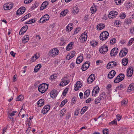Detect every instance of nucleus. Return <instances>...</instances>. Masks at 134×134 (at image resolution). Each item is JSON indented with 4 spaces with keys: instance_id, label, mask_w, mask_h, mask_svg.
Returning <instances> with one entry per match:
<instances>
[{
    "instance_id": "38",
    "label": "nucleus",
    "mask_w": 134,
    "mask_h": 134,
    "mask_svg": "<svg viewBox=\"0 0 134 134\" xmlns=\"http://www.w3.org/2000/svg\"><path fill=\"white\" fill-rule=\"evenodd\" d=\"M90 44L92 46L95 47L97 45L98 42L94 41H91Z\"/></svg>"
},
{
    "instance_id": "4",
    "label": "nucleus",
    "mask_w": 134,
    "mask_h": 134,
    "mask_svg": "<svg viewBox=\"0 0 134 134\" xmlns=\"http://www.w3.org/2000/svg\"><path fill=\"white\" fill-rule=\"evenodd\" d=\"M62 82L59 84V85L62 86H64L67 85L70 82L69 80L67 77H63L62 79Z\"/></svg>"
},
{
    "instance_id": "30",
    "label": "nucleus",
    "mask_w": 134,
    "mask_h": 134,
    "mask_svg": "<svg viewBox=\"0 0 134 134\" xmlns=\"http://www.w3.org/2000/svg\"><path fill=\"white\" fill-rule=\"evenodd\" d=\"M128 62V59L127 58H124L122 60V64L125 66H126Z\"/></svg>"
},
{
    "instance_id": "12",
    "label": "nucleus",
    "mask_w": 134,
    "mask_h": 134,
    "mask_svg": "<svg viewBox=\"0 0 134 134\" xmlns=\"http://www.w3.org/2000/svg\"><path fill=\"white\" fill-rule=\"evenodd\" d=\"M127 52L128 50L127 49L123 48L120 52L119 56L121 57H123L126 55Z\"/></svg>"
},
{
    "instance_id": "36",
    "label": "nucleus",
    "mask_w": 134,
    "mask_h": 134,
    "mask_svg": "<svg viewBox=\"0 0 134 134\" xmlns=\"http://www.w3.org/2000/svg\"><path fill=\"white\" fill-rule=\"evenodd\" d=\"M124 1V0H115L116 4L120 5Z\"/></svg>"
},
{
    "instance_id": "44",
    "label": "nucleus",
    "mask_w": 134,
    "mask_h": 134,
    "mask_svg": "<svg viewBox=\"0 0 134 134\" xmlns=\"http://www.w3.org/2000/svg\"><path fill=\"white\" fill-rule=\"evenodd\" d=\"M101 100L99 97L98 96V97L96 98L95 100V104H97L98 103H100V101Z\"/></svg>"
},
{
    "instance_id": "35",
    "label": "nucleus",
    "mask_w": 134,
    "mask_h": 134,
    "mask_svg": "<svg viewBox=\"0 0 134 134\" xmlns=\"http://www.w3.org/2000/svg\"><path fill=\"white\" fill-rule=\"evenodd\" d=\"M134 90V85L131 84L130 85L129 87H128L127 90V91L130 92L131 91H133Z\"/></svg>"
},
{
    "instance_id": "7",
    "label": "nucleus",
    "mask_w": 134,
    "mask_h": 134,
    "mask_svg": "<svg viewBox=\"0 0 134 134\" xmlns=\"http://www.w3.org/2000/svg\"><path fill=\"white\" fill-rule=\"evenodd\" d=\"M118 13L115 11H111L109 13L108 15V17L110 19H112L117 16Z\"/></svg>"
},
{
    "instance_id": "49",
    "label": "nucleus",
    "mask_w": 134,
    "mask_h": 134,
    "mask_svg": "<svg viewBox=\"0 0 134 134\" xmlns=\"http://www.w3.org/2000/svg\"><path fill=\"white\" fill-rule=\"evenodd\" d=\"M132 21L130 19H127L125 20V22L127 24H129L131 23Z\"/></svg>"
},
{
    "instance_id": "31",
    "label": "nucleus",
    "mask_w": 134,
    "mask_h": 134,
    "mask_svg": "<svg viewBox=\"0 0 134 134\" xmlns=\"http://www.w3.org/2000/svg\"><path fill=\"white\" fill-rule=\"evenodd\" d=\"M29 38L28 35H26L24 36L23 38V42L24 43H26L29 40Z\"/></svg>"
},
{
    "instance_id": "32",
    "label": "nucleus",
    "mask_w": 134,
    "mask_h": 134,
    "mask_svg": "<svg viewBox=\"0 0 134 134\" xmlns=\"http://www.w3.org/2000/svg\"><path fill=\"white\" fill-rule=\"evenodd\" d=\"M90 91L89 90H86L84 93V97L85 98H86L90 95Z\"/></svg>"
},
{
    "instance_id": "16",
    "label": "nucleus",
    "mask_w": 134,
    "mask_h": 134,
    "mask_svg": "<svg viewBox=\"0 0 134 134\" xmlns=\"http://www.w3.org/2000/svg\"><path fill=\"white\" fill-rule=\"evenodd\" d=\"M25 8L24 7H22L17 10L16 12V14L17 15H20L21 14H23L25 12Z\"/></svg>"
},
{
    "instance_id": "3",
    "label": "nucleus",
    "mask_w": 134,
    "mask_h": 134,
    "mask_svg": "<svg viewBox=\"0 0 134 134\" xmlns=\"http://www.w3.org/2000/svg\"><path fill=\"white\" fill-rule=\"evenodd\" d=\"M109 34L108 32L106 31H104L102 32L100 35V38L102 41L106 40L108 37Z\"/></svg>"
},
{
    "instance_id": "21",
    "label": "nucleus",
    "mask_w": 134,
    "mask_h": 134,
    "mask_svg": "<svg viewBox=\"0 0 134 134\" xmlns=\"http://www.w3.org/2000/svg\"><path fill=\"white\" fill-rule=\"evenodd\" d=\"M133 72V69H132L129 68L127 70V75L128 77H130L132 75Z\"/></svg>"
},
{
    "instance_id": "50",
    "label": "nucleus",
    "mask_w": 134,
    "mask_h": 134,
    "mask_svg": "<svg viewBox=\"0 0 134 134\" xmlns=\"http://www.w3.org/2000/svg\"><path fill=\"white\" fill-rule=\"evenodd\" d=\"M48 4V2L45 1L42 3V7H43V8H45Z\"/></svg>"
},
{
    "instance_id": "2",
    "label": "nucleus",
    "mask_w": 134,
    "mask_h": 134,
    "mask_svg": "<svg viewBox=\"0 0 134 134\" xmlns=\"http://www.w3.org/2000/svg\"><path fill=\"white\" fill-rule=\"evenodd\" d=\"M59 51L57 48H53L50 50L48 53V55L51 57H54L59 54Z\"/></svg>"
},
{
    "instance_id": "37",
    "label": "nucleus",
    "mask_w": 134,
    "mask_h": 134,
    "mask_svg": "<svg viewBox=\"0 0 134 134\" xmlns=\"http://www.w3.org/2000/svg\"><path fill=\"white\" fill-rule=\"evenodd\" d=\"M66 109L65 108H63L62 109L61 111L60 115L61 116H62L61 115H62V116H64L65 113H66Z\"/></svg>"
},
{
    "instance_id": "63",
    "label": "nucleus",
    "mask_w": 134,
    "mask_h": 134,
    "mask_svg": "<svg viewBox=\"0 0 134 134\" xmlns=\"http://www.w3.org/2000/svg\"><path fill=\"white\" fill-rule=\"evenodd\" d=\"M120 17L121 19H123L126 17V15L124 13H122L120 15Z\"/></svg>"
},
{
    "instance_id": "45",
    "label": "nucleus",
    "mask_w": 134,
    "mask_h": 134,
    "mask_svg": "<svg viewBox=\"0 0 134 134\" xmlns=\"http://www.w3.org/2000/svg\"><path fill=\"white\" fill-rule=\"evenodd\" d=\"M119 77V76H118L115 79L114 82L115 83H117L121 81Z\"/></svg>"
},
{
    "instance_id": "58",
    "label": "nucleus",
    "mask_w": 134,
    "mask_h": 134,
    "mask_svg": "<svg viewBox=\"0 0 134 134\" xmlns=\"http://www.w3.org/2000/svg\"><path fill=\"white\" fill-rule=\"evenodd\" d=\"M80 30L81 29L79 27L76 29L74 32V34H76L80 31Z\"/></svg>"
},
{
    "instance_id": "11",
    "label": "nucleus",
    "mask_w": 134,
    "mask_h": 134,
    "mask_svg": "<svg viewBox=\"0 0 134 134\" xmlns=\"http://www.w3.org/2000/svg\"><path fill=\"white\" fill-rule=\"evenodd\" d=\"M13 6V4L10 3L5 4L3 7V8L5 10H9L11 9Z\"/></svg>"
},
{
    "instance_id": "26",
    "label": "nucleus",
    "mask_w": 134,
    "mask_h": 134,
    "mask_svg": "<svg viewBox=\"0 0 134 134\" xmlns=\"http://www.w3.org/2000/svg\"><path fill=\"white\" fill-rule=\"evenodd\" d=\"M101 100H105L106 99L107 95L104 92L101 93L99 96Z\"/></svg>"
},
{
    "instance_id": "27",
    "label": "nucleus",
    "mask_w": 134,
    "mask_h": 134,
    "mask_svg": "<svg viewBox=\"0 0 134 134\" xmlns=\"http://www.w3.org/2000/svg\"><path fill=\"white\" fill-rule=\"evenodd\" d=\"M44 104V100L43 99H40L37 102V105L38 107H41Z\"/></svg>"
},
{
    "instance_id": "29",
    "label": "nucleus",
    "mask_w": 134,
    "mask_h": 134,
    "mask_svg": "<svg viewBox=\"0 0 134 134\" xmlns=\"http://www.w3.org/2000/svg\"><path fill=\"white\" fill-rule=\"evenodd\" d=\"M74 44L73 42H71L66 47V50L68 51L71 49L72 48V45Z\"/></svg>"
},
{
    "instance_id": "51",
    "label": "nucleus",
    "mask_w": 134,
    "mask_h": 134,
    "mask_svg": "<svg viewBox=\"0 0 134 134\" xmlns=\"http://www.w3.org/2000/svg\"><path fill=\"white\" fill-rule=\"evenodd\" d=\"M118 76H119V78L121 81L124 79V75L122 74H120Z\"/></svg>"
},
{
    "instance_id": "48",
    "label": "nucleus",
    "mask_w": 134,
    "mask_h": 134,
    "mask_svg": "<svg viewBox=\"0 0 134 134\" xmlns=\"http://www.w3.org/2000/svg\"><path fill=\"white\" fill-rule=\"evenodd\" d=\"M125 6L128 9H129L132 6V4L130 3L129 2L125 4Z\"/></svg>"
},
{
    "instance_id": "9",
    "label": "nucleus",
    "mask_w": 134,
    "mask_h": 134,
    "mask_svg": "<svg viewBox=\"0 0 134 134\" xmlns=\"http://www.w3.org/2000/svg\"><path fill=\"white\" fill-rule=\"evenodd\" d=\"M118 52L117 48H113L111 51L110 55L112 57H114L117 55Z\"/></svg>"
},
{
    "instance_id": "59",
    "label": "nucleus",
    "mask_w": 134,
    "mask_h": 134,
    "mask_svg": "<svg viewBox=\"0 0 134 134\" xmlns=\"http://www.w3.org/2000/svg\"><path fill=\"white\" fill-rule=\"evenodd\" d=\"M33 0H25L24 3L26 4H28L31 2Z\"/></svg>"
},
{
    "instance_id": "54",
    "label": "nucleus",
    "mask_w": 134,
    "mask_h": 134,
    "mask_svg": "<svg viewBox=\"0 0 134 134\" xmlns=\"http://www.w3.org/2000/svg\"><path fill=\"white\" fill-rule=\"evenodd\" d=\"M67 102V100H65L61 102V104H60V106L62 107Z\"/></svg>"
},
{
    "instance_id": "40",
    "label": "nucleus",
    "mask_w": 134,
    "mask_h": 134,
    "mask_svg": "<svg viewBox=\"0 0 134 134\" xmlns=\"http://www.w3.org/2000/svg\"><path fill=\"white\" fill-rule=\"evenodd\" d=\"M36 21V20L34 19H32L28 21H27L25 23V24H30L33 23Z\"/></svg>"
},
{
    "instance_id": "53",
    "label": "nucleus",
    "mask_w": 134,
    "mask_h": 134,
    "mask_svg": "<svg viewBox=\"0 0 134 134\" xmlns=\"http://www.w3.org/2000/svg\"><path fill=\"white\" fill-rule=\"evenodd\" d=\"M127 100H123L121 101L122 105L124 106H125L127 104Z\"/></svg>"
},
{
    "instance_id": "33",
    "label": "nucleus",
    "mask_w": 134,
    "mask_h": 134,
    "mask_svg": "<svg viewBox=\"0 0 134 134\" xmlns=\"http://www.w3.org/2000/svg\"><path fill=\"white\" fill-rule=\"evenodd\" d=\"M41 65L40 64H38L36 65L34 69V72H37L41 67Z\"/></svg>"
},
{
    "instance_id": "47",
    "label": "nucleus",
    "mask_w": 134,
    "mask_h": 134,
    "mask_svg": "<svg viewBox=\"0 0 134 134\" xmlns=\"http://www.w3.org/2000/svg\"><path fill=\"white\" fill-rule=\"evenodd\" d=\"M24 99V97L22 95H20L17 98V100L21 101L23 100Z\"/></svg>"
},
{
    "instance_id": "5",
    "label": "nucleus",
    "mask_w": 134,
    "mask_h": 134,
    "mask_svg": "<svg viewBox=\"0 0 134 134\" xmlns=\"http://www.w3.org/2000/svg\"><path fill=\"white\" fill-rule=\"evenodd\" d=\"M87 37V33L85 32L81 35L79 38V40L82 43H83L86 40Z\"/></svg>"
},
{
    "instance_id": "62",
    "label": "nucleus",
    "mask_w": 134,
    "mask_h": 134,
    "mask_svg": "<svg viewBox=\"0 0 134 134\" xmlns=\"http://www.w3.org/2000/svg\"><path fill=\"white\" fill-rule=\"evenodd\" d=\"M69 54L72 57V58L75 55V51H72L70 52Z\"/></svg>"
},
{
    "instance_id": "46",
    "label": "nucleus",
    "mask_w": 134,
    "mask_h": 134,
    "mask_svg": "<svg viewBox=\"0 0 134 134\" xmlns=\"http://www.w3.org/2000/svg\"><path fill=\"white\" fill-rule=\"evenodd\" d=\"M134 41V38H131L127 44L128 46H130L132 44L133 42Z\"/></svg>"
},
{
    "instance_id": "34",
    "label": "nucleus",
    "mask_w": 134,
    "mask_h": 134,
    "mask_svg": "<svg viewBox=\"0 0 134 134\" xmlns=\"http://www.w3.org/2000/svg\"><path fill=\"white\" fill-rule=\"evenodd\" d=\"M88 108L87 106H85L83 107L81 109L80 113L81 114H83L85 112L87 111Z\"/></svg>"
},
{
    "instance_id": "1",
    "label": "nucleus",
    "mask_w": 134,
    "mask_h": 134,
    "mask_svg": "<svg viewBox=\"0 0 134 134\" xmlns=\"http://www.w3.org/2000/svg\"><path fill=\"white\" fill-rule=\"evenodd\" d=\"M48 87V86L47 84L45 83H43L39 86L38 90L42 93H43L47 91Z\"/></svg>"
},
{
    "instance_id": "13",
    "label": "nucleus",
    "mask_w": 134,
    "mask_h": 134,
    "mask_svg": "<svg viewBox=\"0 0 134 134\" xmlns=\"http://www.w3.org/2000/svg\"><path fill=\"white\" fill-rule=\"evenodd\" d=\"M117 63L114 61L111 62L109 63L107 66V68L108 69H110L111 68H113L116 66Z\"/></svg>"
},
{
    "instance_id": "8",
    "label": "nucleus",
    "mask_w": 134,
    "mask_h": 134,
    "mask_svg": "<svg viewBox=\"0 0 134 134\" xmlns=\"http://www.w3.org/2000/svg\"><path fill=\"white\" fill-rule=\"evenodd\" d=\"M50 106L49 105H46L45 106L41 111V113L43 115L46 114L50 110Z\"/></svg>"
},
{
    "instance_id": "56",
    "label": "nucleus",
    "mask_w": 134,
    "mask_h": 134,
    "mask_svg": "<svg viewBox=\"0 0 134 134\" xmlns=\"http://www.w3.org/2000/svg\"><path fill=\"white\" fill-rule=\"evenodd\" d=\"M130 32L131 34H134V27H131L130 29Z\"/></svg>"
},
{
    "instance_id": "6",
    "label": "nucleus",
    "mask_w": 134,
    "mask_h": 134,
    "mask_svg": "<svg viewBox=\"0 0 134 134\" xmlns=\"http://www.w3.org/2000/svg\"><path fill=\"white\" fill-rule=\"evenodd\" d=\"M49 15L46 14L44 15L39 20L40 22L41 23H43L48 21L49 19Z\"/></svg>"
},
{
    "instance_id": "20",
    "label": "nucleus",
    "mask_w": 134,
    "mask_h": 134,
    "mask_svg": "<svg viewBox=\"0 0 134 134\" xmlns=\"http://www.w3.org/2000/svg\"><path fill=\"white\" fill-rule=\"evenodd\" d=\"M82 86L81 83L80 81H78L77 82L75 86L74 90L75 91H77L81 88Z\"/></svg>"
},
{
    "instance_id": "64",
    "label": "nucleus",
    "mask_w": 134,
    "mask_h": 134,
    "mask_svg": "<svg viewBox=\"0 0 134 134\" xmlns=\"http://www.w3.org/2000/svg\"><path fill=\"white\" fill-rule=\"evenodd\" d=\"M130 15L131 16H130L131 18L132 19L134 20V12H132L130 13Z\"/></svg>"
},
{
    "instance_id": "25",
    "label": "nucleus",
    "mask_w": 134,
    "mask_h": 134,
    "mask_svg": "<svg viewBox=\"0 0 134 134\" xmlns=\"http://www.w3.org/2000/svg\"><path fill=\"white\" fill-rule=\"evenodd\" d=\"M83 59V57L81 55L79 56L76 59V63L77 64H79L82 62Z\"/></svg>"
},
{
    "instance_id": "22",
    "label": "nucleus",
    "mask_w": 134,
    "mask_h": 134,
    "mask_svg": "<svg viewBox=\"0 0 134 134\" xmlns=\"http://www.w3.org/2000/svg\"><path fill=\"white\" fill-rule=\"evenodd\" d=\"M116 74V72L114 70H112L109 73L108 77L109 79L113 78Z\"/></svg>"
},
{
    "instance_id": "24",
    "label": "nucleus",
    "mask_w": 134,
    "mask_h": 134,
    "mask_svg": "<svg viewBox=\"0 0 134 134\" xmlns=\"http://www.w3.org/2000/svg\"><path fill=\"white\" fill-rule=\"evenodd\" d=\"M79 9L77 6H75L73 8L72 13L74 14H76L78 13L79 12Z\"/></svg>"
},
{
    "instance_id": "60",
    "label": "nucleus",
    "mask_w": 134,
    "mask_h": 134,
    "mask_svg": "<svg viewBox=\"0 0 134 134\" xmlns=\"http://www.w3.org/2000/svg\"><path fill=\"white\" fill-rule=\"evenodd\" d=\"M103 134H108V129H104L103 131Z\"/></svg>"
},
{
    "instance_id": "39",
    "label": "nucleus",
    "mask_w": 134,
    "mask_h": 134,
    "mask_svg": "<svg viewBox=\"0 0 134 134\" xmlns=\"http://www.w3.org/2000/svg\"><path fill=\"white\" fill-rule=\"evenodd\" d=\"M69 12L68 9H66L62 11L60 13V14L63 16H65Z\"/></svg>"
},
{
    "instance_id": "42",
    "label": "nucleus",
    "mask_w": 134,
    "mask_h": 134,
    "mask_svg": "<svg viewBox=\"0 0 134 134\" xmlns=\"http://www.w3.org/2000/svg\"><path fill=\"white\" fill-rule=\"evenodd\" d=\"M97 9L94 6H92L91 8V10L92 13H93L96 11Z\"/></svg>"
},
{
    "instance_id": "41",
    "label": "nucleus",
    "mask_w": 134,
    "mask_h": 134,
    "mask_svg": "<svg viewBox=\"0 0 134 134\" xmlns=\"http://www.w3.org/2000/svg\"><path fill=\"white\" fill-rule=\"evenodd\" d=\"M57 77V75L56 74H54L53 75H52L50 76L49 79L51 81L55 79Z\"/></svg>"
},
{
    "instance_id": "18",
    "label": "nucleus",
    "mask_w": 134,
    "mask_h": 134,
    "mask_svg": "<svg viewBox=\"0 0 134 134\" xmlns=\"http://www.w3.org/2000/svg\"><path fill=\"white\" fill-rule=\"evenodd\" d=\"M28 28V27L27 25H25L23 26L20 30L19 32V34L20 35H22L27 31Z\"/></svg>"
},
{
    "instance_id": "17",
    "label": "nucleus",
    "mask_w": 134,
    "mask_h": 134,
    "mask_svg": "<svg viewBox=\"0 0 134 134\" xmlns=\"http://www.w3.org/2000/svg\"><path fill=\"white\" fill-rule=\"evenodd\" d=\"M90 63L86 61L82 65L81 69L83 71H85L89 68Z\"/></svg>"
},
{
    "instance_id": "23",
    "label": "nucleus",
    "mask_w": 134,
    "mask_h": 134,
    "mask_svg": "<svg viewBox=\"0 0 134 134\" xmlns=\"http://www.w3.org/2000/svg\"><path fill=\"white\" fill-rule=\"evenodd\" d=\"M57 95V91L55 90H53L50 93V96L51 98H55Z\"/></svg>"
},
{
    "instance_id": "19",
    "label": "nucleus",
    "mask_w": 134,
    "mask_h": 134,
    "mask_svg": "<svg viewBox=\"0 0 134 134\" xmlns=\"http://www.w3.org/2000/svg\"><path fill=\"white\" fill-rule=\"evenodd\" d=\"M73 25L72 23H70L66 26V31L68 32H70L72 29Z\"/></svg>"
},
{
    "instance_id": "28",
    "label": "nucleus",
    "mask_w": 134,
    "mask_h": 134,
    "mask_svg": "<svg viewBox=\"0 0 134 134\" xmlns=\"http://www.w3.org/2000/svg\"><path fill=\"white\" fill-rule=\"evenodd\" d=\"M105 27V25L103 24L100 23L97 26V30H100L103 29Z\"/></svg>"
},
{
    "instance_id": "57",
    "label": "nucleus",
    "mask_w": 134,
    "mask_h": 134,
    "mask_svg": "<svg viewBox=\"0 0 134 134\" xmlns=\"http://www.w3.org/2000/svg\"><path fill=\"white\" fill-rule=\"evenodd\" d=\"M34 56L35 57V58L37 60L39 57L40 55L39 53H36L34 55Z\"/></svg>"
},
{
    "instance_id": "15",
    "label": "nucleus",
    "mask_w": 134,
    "mask_h": 134,
    "mask_svg": "<svg viewBox=\"0 0 134 134\" xmlns=\"http://www.w3.org/2000/svg\"><path fill=\"white\" fill-rule=\"evenodd\" d=\"M95 78V75L94 74H92L87 79L88 83L90 84L93 82Z\"/></svg>"
},
{
    "instance_id": "52",
    "label": "nucleus",
    "mask_w": 134,
    "mask_h": 134,
    "mask_svg": "<svg viewBox=\"0 0 134 134\" xmlns=\"http://www.w3.org/2000/svg\"><path fill=\"white\" fill-rule=\"evenodd\" d=\"M116 42V39L115 38H113L110 40V44H113L115 43Z\"/></svg>"
},
{
    "instance_id": "10",
    "label": "nucleus",
    "mask_w": 134,
    "mask_h": 134,
    "mask_svg": "<svg viewBox=\"0 0 134 134\" xmlns=\"http://www.w3.org/2000/svg\"><path fill=\"white\" fill-rule=\"evenodd\" d=\"M108 50V47L105 45H103L100 48L99 51L100 53L105 54Z\"/></svg>"
},
{
    "instance_id": "61",
    "label": "nucleus",
    "mask_w": 134,
    "mask_h": 134,
    "mask_svg": "<svg viewBox=\"0 0 134 134\" xmlns=\"http://www.w3.org/2000/svg\"><path fill=\"white\" fill-rule=\"evenodd\" d=\"M79 109H77L75 111L74 115L77 116L79 113Z\"/></svg>"
},
{
    "instance_id": "14",
    "label": "nucleus",
    "mask_w": 134,
    "mask_h": 134,
    "mask_svg": "<svg viewBox=\"0 0 134 134\" xmlns=\"http://www.w3.org/2000/svg\"><path fill=\"white\" fill-rule=\"evenodd\" d=\"M99 91V87H95L93 89L92 92V95L93 96H96V94H98Z\"/></svg>"
},
{
    "instance_id": "43",
    "label": "nucleus",
    "mask_w": 134,
    "mask_h": 134,
    "mask_svg": "<svg viewBox=\"0 0 134 134\" xmlns=\"http://www.w3.org/2000/svg\"><path fill=\"white\" fill-rule=\"evenodd\" d=\"M120 21L119 20H117L115 21L114 24L117 27H119V25H120Z\"/></svg>"
},
{
    "instance_id": "55",
    "label": "nucleus",
    "mask_w": 134,
    "mask_h": 134,
    "mask_svg": "<svg viewBox=\"0 0 134 134\" xmlns=\"http://www.w3.org/2000/svg\"><path fill=\"white\" fill-rule=\"evenodd\" d=\"M66 119H69L70 117L71 114L69 113H68L66 115Z\"/></svg>"
}]
</instances>
